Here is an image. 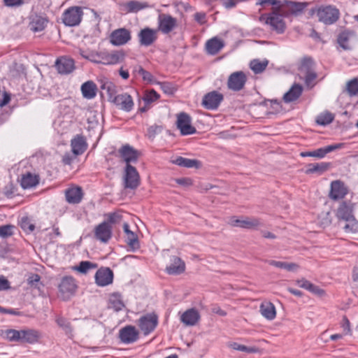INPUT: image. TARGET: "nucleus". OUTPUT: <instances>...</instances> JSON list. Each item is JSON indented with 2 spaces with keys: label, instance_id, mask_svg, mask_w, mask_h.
I'll use <instances>...</instances> for the list:
<instances>
[{
  "label": "nucleus",
  "instance_id": "nucleus-34",
  "mask_svg": "<svg viewBox=\"0 0 358 358\" xmlns=\"http://www.w3.org/2000/svg\"><path fill=\"white\" fill-rule=\"evenodd\" d=\"M38 183V178L36 175L27 173L22 176L20 184L22 188L29 189L35 187Z\"/></svg>",
  "mask_w": 358,
  "mask_h": 358
},
{
  "label": "nucleus",
  "instance_id": "nucleus-30",
  "mask_svg": "<svg viewBox=\"0 0 358 358\" xmlns=\"http://www.w3.org/2000/svg\"><path fill=\"white\" fill-rule=\"evenodd\" d=\"M303 87L299 84H294L283 96V100L285 103L296 101L302 94Z\"/></svg>",
  "mask_w": 358,
  "mask_h": 358
},
{
  "label": "nucleus",
  "instance_id": "nucleus-19",
  "mask_svg": "<svg viewBox=\"0 0 358 358\" xmlns=\"http://www.w3.org/2000/svg\"><path fill=\"white\" fill-rule=\"evenodd\" d=\"M343 147V143L333 144V145H328V146H326L324 148H320L317 149L313 151L301 152V157H313L322 159V158L324 157L327 153L331 152L337 149H341Z\"/></svg>",
  "mask_w": 358,
  "mask_h": 358
},
{
  "label": "nucleus",
  "instance_id": "nucleus-50",
  "mask_svg": "<svg viewBox=\"0 0 358 358\" xmlns=\"http://www.w3.org/2000/svg\"><path fill=\"white\" fill-rule=\"evenodd\" d=\"M314 62L311 58H303L299 66V71L301 73H306L313 71Z\"/></svg>",
  "mask_w": 358,
  "mask_h": 358
},
{
  "label": "nucleus",
  "instance_id": "nucleus-10",
  "mask_svg": "<svg viewBox=\"0 0 358 358\" xmlns=\"http://www.w3.org/2000/svg\"><path fill=\"white\" fill-rule=\"evenodd\" d=\"M247 81V77L243 71H236L231 73L227 80V87L235 92L241 90Z\"/></svg>",
  "mask_w": 358,
  "mask_h": 358
},
{
  "label": "nucleus",
  "instance_id": "nucleus-54",
  "mask_svg": "<svg viewBox=\"0 0 358 358\" xmlns=\"http://www.w3.org/2000/svg\"><path fill=\"white\" fill-rule=\"evenodd\" d=\"M96 50L91 49H82L80 48L78 50V54L83 58L90 61L93 63V60L94 58Z\"/></svg>",
  "mask_w": 358,
  "mask_h": 358
},
{
  "label": "nucleus",
  "instance_id": "nucleus-22",
  "mask_svg": "<svg viewBox=\"0 0 358 358\" xmlns=\"http://www.w3.org/2000/svg\"><path fill=\"white\" fill-rule=\"evenodd\" d=\"M176 26V19L166 14L159 16V29L163 34H169Z\"/></svg>",
  "mask_w": 358,
  "mask_h": 358
},
{
  "label": "nucleus",
  "instance_id": "nucleus-4",
  "mask_svg": "<svg viewBox=\"0 0 358 358\" xmlns=\"http://www.w3.org/2000/svg\"><path fill=\"white\" fill-rule=\"evenodd\" d=\"M265 20L266 24H268L271 29L278 33L281 34L285 31L286 26L280 14L273 12L268 15H263L260 17V20Z\"/></svg>",
  "mask_w": 358,
  "mask_h": 358
},
{
  "label": "nucleus",
  "instance_id": "nucleus-29",
  "mask_svg": "<svg viewBox=\"0 0 358 358\" xmlns=\"http://www.w3.org/2000/svg\"><path fill=\"white\" fill-rule=\"evenodd\" d=\"M224 45V43L222 40L215 37L206 42V50L208 54L215 55L221 50Z\"/></svg>",
  "mask_w": 358,
  "mask_h": 358
},
{
  "label": "nucleus",
  "instance_id": "nucleus-1",
  "mask_svg": "<svg viewBox=\"0 0 358 358\" xmlns=\"http://www.w3.org/2000/svg\"><path fill=\"white\" fill-rule=\"evenodd\" d=\"M311 15L316 14L320 22L325 24H332L336 22L340 16L339 10L333 6H321L312 8Z\"/></svg>",
  "mask_w": 358,
  "mask_h": 358
},
{
  "label": "nucleus",
  "instance_id": "nucleus-13",
  "mask_svg": "<svg viewBox=\"0 0 358 358\" xmlns=\"http://www.w3.org/2000/svg\"><path fill=\"white\" fill-rule=\"evenodd\" d=\"M120 157L126 163V165H131V163L136 162L140 155L138 150L129 144L122 145L118 150Z\"/></svg>",
  "mask_w": 358,
  "mask_h": 358
},
{
  "label": "nucleus",
  "instance_id": "nucleus-35",
  "mask_svg": "<svg viewBox=\"0 0 358 358\" xmlns=\"http://www.w3.org/2000/svg\"><path fill=\"white\" fill-rule=\"evenodd\" d=\"M286 5L288 8L289 12L291 14L294 15H299L303 12L304 9L307 7L308 3L306 2L288 1L286 2Z\"/></svg>",
  "mask_w": 358,
  "mask_h": 358
},
{
  "label": "nucleus",
  "instance_id": "nucleus-9",
  "mask_svg": "<svg viewBox=\"0 0 358 358\" xmlns=\"http://www.w3.org/2000/svg\"><path fill=\"white\" fill-rule=\"evenodd\" d=\"M158 324V317L154 313L142 316L138 320V326L145 335L151 333Z\"/></svg>",
  "mask_w": 358,
  "mask_h": 358
},
{
  "label": "nucleus",
  "instance_id": "nucleus-60",
  "mask_svg": "<svg viewBox=\"0 0 358 358\" xmlns=\"http://www.w3.org/2000/svg\"><path fill=\"white\" fill-rule=\"evenodd\" d=\"M136 71L142 76L143 80L150 83L153 81L152 75L150 72L145 71L143 67L139 66Z\"/></svg>",
  "mask_w": 358,
  "mask_h": 358
},
{
  "label": "nucleus",
  "instance_id": "nucleus-58",
  "mask_svg": "<svg viewBox=\"0 0 358 358\" xmlns=\"http://www.w3.org/2000/svg\"><path fill=\"white\" fill-rule=\"evenodd\" d=\"M41 277L38 274H31L27 279V283L34 288L39 289Z\"/></svg>",
  "mask_w": 358,
  "mask_h": 358
},
{
  "label": "nucleus",
  "instance_id": "nucleus-44",
  "mask_svg": "<svg viewBox=\"0 0 358 358\" xmlns=\"http://www.w3.org/2000/svg\"><path fill=\"white\" fill-rule=\"evenodd\" d=\"M108 306L115 311L121 310L124 308V303L119 294H112L109 297Z\"/></svg>",
  "mask_w": 358,
  "mask_h": 358
},
{
  "label": "nucleus",
  "instance_id": "nucleus-3",
  "mask_svg": "<svg viewBox=\"0 0 358 358\" xmlns=\"http://www.w3.org/2000/svg\"><path fill=\"white\" fill-rule=\"evenodd\" d=\"M83 16V12L81 7L72 6L64 11L62 21L66 26L74 27L80 23Z\"/></svg>",
  "mask_w": 358,
  "mask_h": 358
},
{
  "label": "nucleus",
  "instance_id": "nucleus-5",
  "mask_svg": "<svg viewBox=\"0 0 358 358\" xmlns=\"http://www.w3.org/2000/svg\"><path fill=\"white\" fill-rule=\"evenodd\" d=\"M124 187L134 189L140 185V176L136 169L131 165H126L124 174Z\"/></svg>",
  "mask_w": 358,
  "mask_h": 358
},
{
  "label": "nucleus",
  "instance_id": "nucleus-32",
  "mask_svg": "<svg viewBox=\"0 0 358 358\" xmlns=\"http://www.w3.org/2000/svg\"><path fill=\"white\" fill-rule=\"evenodd\" d=\"M47 23L48 20L45 17L36 15L31 18L29 28L34 32L41 31L45 28Z\"/></svg>",
  "mask_w": 358,
  "mask_h": 358
},
{
  "label": "nucleus",
  "instance_id": "nucleus-12",
  "mask_svg": "<svg viewBox=\"0 0 358 358\" xmlns=\"http://www.w3.org/2000/svg\"><path fill=\"white\" fill-rule=\"evenodd\" d=\"M355 204L350 201H343L339 203L336 210V216L339 222L354 216Z\"/></svg>",
  "mask_w": 358,
  "mask_h": 358
},
{
  "label": "nucleus",
  "instance_id": "nucleus-49",
  "mask_svg": "<svg viewBox=\"0 0 358 358\" xmlns=\"http://www.w3.org/2000/svg\"><path fill=\"white\" fill-rule=\"evenodd\" d=\"M55 322L57 325L66 332V334H69L72 332L71 323L67 319L62 316H57Z\"/></svg>",
  "mask_w": 358,
  "mask_h": 358
},
{
  "label": "nucleus",
  "instance_id": "nucleus-56",
  "mask_svg": "<svg viewBox=\"0 0 358 358\" xmlns=\"http://www.w3.org/2000/svg\"><path fill=\"white\" fill-rule=\"evenodd\" d=\"M101 87L102 90H106V92L108 94L109 99L113 101V97L115 96H116L115 95V86L112 83L107 82V83H105L104 84H103Z\"/></svg>",
  "mask_w": 358,
  "mask_h": 358
},
{
  "label": "nucleus",
  "instance_id": "nucleus-45",
  "mask_svg": "<svg viewBox=\"0 0 358 358\" xmlns=\"http://www.w3.org/2000/svg\"><path fill=\"white\" fill-rule=\"evenodd\" d=\"M268 62L266 59L264 61L254 59L251 61L250 64V67L255 73H261L266 69V66H268Z\"/></svg>",
  "mask_w": 358,
  "mask_h": 358
},
{
  "label": "nucleus",
  "instance_id": "nucleus-11",
  "mask_svg": "<svg viewBox=\"0 0 358 358\" xmlns=\"http://www.w3.org/2000/svg\"><path fill=\"white\" fill-rule=\"evenodd\" d=\"M223 99L224 96L221 93L217 91H212L203 96L202 106L208 110H215L218 108Z\"/></svg>",
  "mask_w": 358,
  "mask_h": 358
},
{
  "label": "nucleus",
  "instance_id": "nucleus-31",
  "mask_svg": "<svg viewBox=\"0 0 358 358\" xmlns=\"http://www.w3.org/2000/svg\"><path fill=\"white\" fill-rule=\"evenodd\" d=\"M261 314L267 320H273L276 316L274 305L268 301L262 303L260 305Z\"/></svg>",
  "mask_w": 358,
  "mask_h": 358
},
{
  "label": "nucleus",
  "instance_id": "nucleus-2",
  "mask_svg": "<svg viewBox=\"0 0 358 358\" xmlns=\"http://www.w3.org/2000/svg\"><path fill=\"white\" fill-rule=\"evenodd\" d=\"M125 54L122 50L96 51L93 63L103 65H115L124 59Z\"/></svg>",
  "mask_w": 358,
  "mask_h": 358
},
{
  "label": "nucleus",
  "instance_id": "nucleus-8",
  "mask_svg": "<svg viewBox=\"0 0 358 358\" xmlns=\"http://www.w3.org/2000/svg\"><path fill=\"white\" fill-rule=\"evenodd\" d=\"M131 38V32L125 28L114 30L110 35V43L115 46L127 43Z\"/></svg>",
  "mask_w": 358,
  "mask_h": 358
},
{
  "label": "nucleus",
  "instance_id": "nucleus-64",
  "mask_svg": "<svg viewBox=\"0 0 358 358\" xmlns=\"http://www.w3.org/2000/svg\"><path fill=\"white\" fill-rule=\"evenodd\" d=\"M342 328L345 334L350 333V324L346 317H344L343 319Z\"/></svg>",
  "mask_w": 358,
  "mask_h": 358
},
{
  "label": "nucleus",
  "instance_id": "nucleus-21",
  "mask_svg": "<svg viewBox=\"0 0 358 358\" xmlns=\"http://www.w3.org/2000/svg\"><path fill=\"white\" fill-rule=\"evenodd\" d=\"M55 67L60 74H69L75 69V63L73 59L69 57H62L57 59Z\"/></svg>",
  "mask_w": 358,
  "mask_h": 358
},
{
  "label": "nucleus",
  "instance_id": "nucleus-16",
  "mask_svg": "<svg viewBox=\"0 0 358 358\" xmlns=\"http://www.w3.org/2000/svg\"><path fill=\"white\" fill-rule=\"evenodd\" d=\"M94 237L101 243H106L112 237V228L106 222L98 224L94 229Z\"/></svg>",
  "mask_w": 358,
  "mask_h": 358
},
{
  "label": "nucleus",
  "instance_id": "nucleus-59",
  "mask_svg": "<svg viewBox=\"0 0 358 358\" xmlns=\"http://www.w3.org/2000/svg\"><path fill=\"white\" fill-rule=\"evenodd\" d=\"M159 85H160V88L162 90V91L165 94H173L176 91V88L170 83L162 82V83H159Z\"/></svg>",
  "mask_w": 358,
  "mask_h": 358
},
{
  "label": "nucleus",
  "instance_id": "nucleus-52",
  "mask_svg": "<svg viewBox=\"0 0 358 358\" xmlns=\"http://www.w3.org/2000/svg\"><path fill=\"white\" fill-rule=\"evenodd\" d=\"M230 346L236 350L245 352L248 353H255L258 352V348L256 347H247L244 345L239 344L238 343H233Z\"/></svg>",
  "mask_w": 358,
  "mask_h": 358
},
{
  "label": "nucleus",
  "instance_id": "nucleus-51",
  "mask_svg": "<svg viewBox=\"0 0 358 358\" xmlns=\"http://www.w3.org/2000/svg\"><path fill=\"white\" fill-rule=\"evenodd\" d=\"M18 335V330L12 329H6L1 333V336L10 342H17Z\"/></svg>",
  "mask_w": 358,
  "mask_h": 358
},
{
  "label": "nucleus",
  "instance_id": "nucleus-6",
  "mask_svg": "<svg viewBox=\"0 0 358 358\" xmlns=\"http://www.w3.org/2000/svg\"><path fill=\"white\" fill-rule=\"evenodd\" d=\"M77 285L71 276L64 277L59 285V290L63 299L66 300L73 295L76 291Z\"/></svg>",
  "mask_w": 358,
  "mask_h": 358
},
{
  "label": "nucleus",
  "instance_id": "nucleus-41",
  "mask_svg": "<svg viewBox=\"0 0 358 358\" xmlns=\"http://www.w3.org/2000/svg\"><path fill=\"white\" fill-rule=\"evenodd\" d=\"M344 222L343 229L346 233L358 232V220L355 215L343 221Z\"/></svg>",
  "mask_w": 358,
  "mask_h": 358
},
{
  "label": "nucleus",
  "instance_id": "nucleus-53",
  "mask_svg": "<svg viewBox=\"0 0 358 358\" xmlns=\"http://www.w3.org/2000/svg\"><path fill=\"white\" fill-rule=\"evenodd\" d=\"M159 98V94L155 90H151L145 92L143 99L148 104L157 101Z\"/></svg>",
  "mask_w": 358,
  "mask_h": 358
},
{
  "label": "nucleus",
  "instance_id": "nucleus-27",
  "mask_svg": "<svg viewBox=\"0 0 358 358\" xmlns=\"http://www.w3.org/2000/svg\"><path fill=\"white\" fill-rule=\"evenodd\" d=\"M123 230L126 235V242L127 245L134 250L138 249L140 245L137 235L129 229L128 223H124Z\"/></svg>",
  "mask_w": 358,
  "mask_h": 358
},
{
  "label": "nucleus",
  "instance_id": "nucleus-15",
  "mask_svg": "<svg viewBox=\"0 0 358 358\" xmlns=\"http://www.w3.org/2000/svg\"><path fill=\"white\" fill-rule=\"evenodd\" d=\"M348 189L341 180H334L331 182L329 196L332 200L343 199L348 194Z\"/></svg>",
  "mask_w": 358,
  "mask_h": 358
},
{
  "label": "nucleus",
  "instance_id": "nucleus-38",
  "mask_svg": "<svg viewBox=\"0 0 358 358\" xmlns=\"http://www.w3.org/2000/svg\"><path fill=\"white\" fill-rule=\"evenodd\" d=\"M267 262L271 266L282 268L287 271H296L299 268V266L297 264L292 262H285L275 260H269Z\"/></svg>",
  "mask_w": 358,
  "mask_h": 358
},
{
  "label": "nucleus",
  "instance_id": "nucleus-43",
  "mask_svg": "<svg viewBox=\"0 0 358 358\" xmlns=\"http://www.w3.org/2000/svg\"><path fill=\"white\" fill-rule=\"evenodd\" d=\"M97 268V264L89 261H82L78 266H73V270L80 273L86 274L89 271Z\"/></svg>",
  "mask_w": 358,
  "mask_h": 358
},
{
  "label": "nucleus",
  "instance_id": "nucleus-62",
  "mask_svg": "<svg viewBox=\"0 0 358 358\" xmlns=\"http://www.w3.org/2000/svg\"><path fill=\"white\" fill-rule=\"evenodd\" d=\"M296 284L301 288L309 290L310 287H312V283L306 280L301 279L296 281Z\"/></svg>",
  "mask_w": 358,
  "mask_h": 358
},
{
  "label": "nucleus",
  "instance_id": "nucleus-24",
  "mask_svg": "<svg viewBox=\"0 0 358 358\" xmlns=\"http://www.w3.org/2000/svg\"><path fill=\"white\" fill-rule=\"evenodd\" d=\"M65 196L68 203H79L83 197V189L80 187H71L66 189Z\"/></svg>",
  "mask_w": 358,
  "mask_h": 358
},
{
  "label": "nucleus",
  "instance_id": "nucleus-33",
  "mask_svg": "<svg viewBox=\"0 0 358 358\" xmlns=\"http://www.w3.org/2000/svg\"><path fill=\"white\" fill-rule=\"evenodd\" d=\"M96 85L93 81H87L81 86L83 96L88 99H93L96 96Z\"/></svg>",
  "mask_w": 358,
  "mask_h": 358
},
{
  "label": "nucleus",
  "instance_id": "nucleus-47",
  "mask_svg": "<svg viewBox=\"0 0 358 358\" xmlns=\"http://www.w3.org/2000/svg\"><path fill=\"white\" fill-rule=\"evenodd\" d=\"M334 119L331 113L325 112L320 114L316 118V122L320 125H327L330 124Z\"/></svg>",
  "mask_w": 358,
  "mask_h": 358
},
{
  "label": "nucleus",
  "instance_id": "nucleus-39",
  "mask_svg": "<svg viewBox=\"0 0 358 358\" xmlns=\"http://www.w3.org/2000/svg\"><path fill=\"white\" fill-rule=\"evenodd\" d=\"M124 6L128 13H137L141 10L149 7V4L147 2H141L138 1H130L127 2Z\"/></svg>",
  "mask_w": 358,
  "mask_h": 358
},
{
  "label": "nucleus",
  "instance_id": "nucleus-17",
  "mask_svg": "<svg viewBox=\"0 0 358 358\" xmlns=\"http://www.w3.org/2000/svg\"><path fill=\"white\" fill-rule=\"evenodd\" d=\"M138 331L135 327L127 325L120 330L119 337L124 343H132L138 338Z\"/></svg>",
  "mask_w": 358,
  "mask_h": 358
},
{
  "label": "nucleus",
  "instance_id": "nucleus-40",
  "mask_svg": "<svg viewBox=\"0 0 358 358\" xmlns=\"http://www.w3.org/2000/svg\"><path fill=\"white\" fill-rule=\"evenodd\" d=\"M330 166L329 163L327 162H320V163H315L308 164L306 173L308 174L317 173L319 174H322Z\"/></svg>",
  "mask_w": 358,
  "mask_h": 358
},
{
  "label": "nucleus",
  "instance_id": "nucleus-18",
  "mask_svg": "<svg viewBox=\"0 0 358 358\" xmlns=\"http://www.w3.org/2000/svg\"><path fill=\"white\" fill-rule=\"evenodd\" d=\"M112 101L117 106L120 107L121 110L126 112L131 111L134 105L132 97L127 93H123L115 96Z\"/></svg>",
  "mask_w": 358,
  "mask_h": 358
},
{
  "label": "nucleus",
  "instance_id": "nucleus-61",
  "mask_svg": "<svg viewBox=\"0 0 358 358\" xmlns=\"http://www.w3.org/2000/svg\"><path fill=\"white\" fill-rule=\"evenodd\" d=\"M10 288V282L3 275H0V291L8 290Z\"/></svg>",
  "mask_w": 358,
  "mask_h": 358
},
{
  "label": "nucleus",
  "instance_id": "nucleus-25",
  "mask_svg": "<svg viewBox=\"0 0 358 358\" xmlns=\"http://www.w3.org/2000/svg\"><path fill=\"white\" fill-rule=\"evenodd\" d=\"M185 270V262L176 256L172 257L171 264L166 268V271L170 275H178L183 273Z\"/></svg>",
  "mask_w": 358,
  "mask_h": 358
},
{
  "label": "nucleus",
  "instance_id": "nucleus-37",
  "mask_svg": "<svg viewBox=\"0 0 358 358\" xmlns=\"http://www.w3.org/2000/svg\"><path fill=\"white\" fill-rule=\"evenodd\" d=\"M171 162L176 165L185 168H197L200 164L199 162L196 159H187L182 157H178Z\"/></svg>",
  "mask_w": 358,
  "mask_h": 358
},
{
  "label": "nucleus",
  "instance_id": "nucleus-57",
  "mask_svg": "<svg viewBox=\"0 0 358 358\" xmlns=\"http://www.w3.org/2000/svg\"><path fill=\"white\" fill-rule=\"evenodd\" d=\"M305 75V83L308 87H313L315 85V80L317 78V74L315 71H312L306 73Z\"/></svg>",
  "mask_w": 358,
  "mask_h": 358
},
{
  "label": "nucleus",
  "instance_id": "nucleus-7",
  "mask_svg": "<svg viewBox=\"0 0 358 358\" xmlns=\"http://www.w3.org/2000/svg\"><path fill=\"white\" fill-rule=\"evenodd\" d=\"M176 124L182 135H190L196 132V129L191 124L190 116L185 113H180L177 115Z\"/></svg>",
  "mask_w": 358,
  "mask_h": 358
},
{
  "label": "nucleus",
  "instance_id": "nucleus-28",
  "mask_svg": "<svg viewBox=\"0 0 358 358\" xmlns=\"http://www.w3.org/2000/svg\"><path fill=\"white\" fill-rule=\"evenodd\" d=\"M72 152L75 155H82L87 149V143L83 136L78 135L71 140Z\"/></svg>",
  "mask_w": 358,
  "mask_h": 358
},
{
  "label": "nucleus",
  "instance_id": "nucleus-46",
  "mask_svg": "<svg viewBox=\"0 0 358 358\" xmlns=\"http://www.w3.org/2000/svg\"><path fill=\"white\" fill-rule=\"evenodd\" d=\"M107 218V223L108 224H115L120 223L122 220V215L121 211L117 210L112 213H108L104 215Z\"/></svg>",
  "mask_w": 358,
  "mask_h": 358
},
{
  "label": "nucleus",
  "instance_id": "nucleus-42",
  "mask_svg": "<svg viewBox=\"0 0 358 358\" xmlns=\"http://www.w3.org/2000/svg\"><path fill=\"white\" fill-rule=\"evenodd\" d=\"M354 35L355 33L353 31H344L339 34L338 43L344 50H349L350 48L349 41Z\"/></svg>",
  "mask_w": 358,
  "mask_h": 358
},
{
  "label": "nucleus",
  "instance_id": "nucleus-26",
  "mask_svg": "<svg viewBox=\"0 0 358 358\" xmlns=\"http://www.w3.org/2000/svg\"><path fill=\"white\" fill-rule=\"evenodd\" d=\"M231 225L245 229H253L260 225L259 220L246 217L245 219H231Z\"/></svg>",
  "mask_w": 358,
  "mask_h": 358
},
{
  "label": "nucleus",
  "instance_id": "nucleus-63",
  "mask_svg": "<svg viewBox=\"0 0 358 358\" xmlns=\"http://www.w3.org/2000/svg\"><path fill=\"white\" fill-rule=\"evenodd\" d=\"M4 4L8 7L19 6L23 3V0H3Z\"/></svg>",
  "mask_w": 358,
  "mask_h": 358
},
{
  "label": "nucleus",
  "instance_id": "nucleus-23",
  "mask_svg": "<svg viewBox=\"0 0 358 358\" xmlns=\"http://www.w3.org/2000/svg\"><path fill=\"white\" fill-rule=\"evenodd\" d=\"M200 314L195 308H189L180 316V321L185 326H194L200 320Z\"/></svg>",
  "mask_w": 358,
  "mask_h": 358
},
{
  "label": "nucleus",
  "instance_id": "nucleus-14",
  "mask_svg": "<svg viewBox=\"0 0 358 358\" xmlns=\"http://www.w3.org/2000/svg\"><path fill=\"white\" fill-rule=\"evenodd\" d=\"M138 41L142 46H150L157 39V30L149 27L141 29L138 34Z\"/></svg>",
  "mask_w": 358,
  "mask_h": 358
},
{
  "label": "nucleus",
  "instance_id": "nucleus-36",
  "mask_svg": "<svg viewBox=\"0 0 358 358\" xmlns=\"http://www.w3.org/2000/svg\"><path fill=\"white\" fill-rule=\"evenodd\" d=\"M41 337V334L39 331L34 329H24V343H36Z\"/></svg>",
  "mask_w": 358,
  "mask_h": 358
},
{
  "label": "nucleus",
  "instance_id": "nucleus-20",
  "mask_svg": "<svg viewBox=\"0 0 358 358\" xmlns=\"http://www.w3.org/2000/svg\"><path fill=\"white\" fill-rule=\"evenodd\" d=\"M113 280V273L109 268H101L95 274L96 283L101 287L111 284Z\"/></svg>",
  "mask_w": 358,
  "mask_h": 358
},
{
  "label": "nucleus",
  "instance_id": "nucleus-55",
  "mask_svg": "<svg viewBox=\"0 0 358 358\" xmlns=\"http://www.w3.org/2000/svg\"><path fill=\"white\" fill-rule=\"evenodd\" d=\"M14 226L11 224H6L0 226V236L2 238H8L13 234Z\"/></svg>",
  "mask_w": 358,
  "mask_h": 358
},
{
  "label": "nucleus",
  "instance_id": "nucleus-48",
  "mask_svg": "<svg viewBox=\"0 0 358 358\" xmlns=\"http://www.w3.org/2000/svg\"><path fill=\"white\" fill-rule=\"evenodd\" d=\"M346 92L350 96L358 94V78H355L347 83Z\"/></svg>",
  "mask_w": 358,
  "mask_h": 358
}]
</instances>
